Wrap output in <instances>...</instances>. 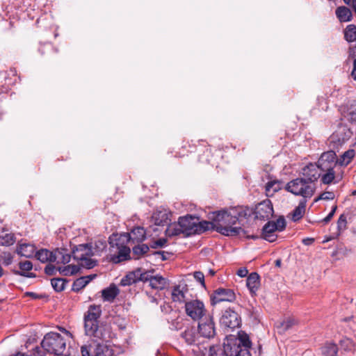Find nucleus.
<instances>
[{
    "mask_svg": "<svg viewBox=\"0 0 356 356\" xmlns=\"http://www.w3.org/2000/svg\"><path fill=\"white\" fill-rule=\"evenodd\" d=\"M102 314L100 305H92L84 314V330L87 336L97 342L94 350L95 356H113L114 350L106 341L110 332L103 325H99V318Z\"/></svg>",
    "mask_w": 356,
    "mask_h": 356,
    "instance_id": "f257e3e1",
    "label": "nucleus"
},
{
    "mask_svg": "<svg viewBox=\"0 0 356 356\" xmlns=\"http://www.w3.org/2000/svg\"><path fill=\"white\" fill-rule=\"evenodd\" d=\"M252 210L248 207L237 206L227 209L215 211L212 213V229L227 236L245 234L241 227H234L237 222L251 216Z\"/></svg>",
    "mask_w": 356,
    "mask_h": 356,
    "instance_id": "f03ea898",
    "label": "nucleus"
},
{
    "mask_svg": "<svg viewBox=\"0 0 356 356\" xmlns=\"http://www.w3.org/2000/svg\"><path fill=\"white\" fill-rule=\"evenodd\" d=\"M251 346L249 336L245 332L240 331L237 337L227 338L221 350L225 356H252L250 352Z\"/></svg>",
    "mask_w": 356,
    "mask_h": 356,
    "instance_id": "7ed1b4c3",
    "label": "nucleus"
},
{
    "mask_svg": "<svg viewBox=\"0 0 356 356\" xmlns=\"http://www.w3.org/2000/svg\"><path fill=\"white\" fill-rule=\"evenodd\" d=\"M108 259L113 264H119L131 259L130 248L127 246L126 236L112 234L109 237Z\"/></svg>",
    "mask_w": 356,
    "mask_h": 356,
    "instance_id": "20e7f679",
    "label": "nucleus"
},
{
    "mask_svg": "<svg viewBox=\"0 0 356 356\" xmlns=\"http://www.w3.org/2000/svg\"><path fill=\"white\" fill-rule=\"evenodd\" d=\"M92 245L91 243H83L75 245L72 250L74 260L79 261V265L88 269L92 268L97 264V261L92 259Z\"/></svg>",
    "mask_w": 356,
    "mask_h": 356,
    "instance_id": "39448f33",
    "label": "nucleus"
},
{
    "mask_svg": "<svg viewBox=\"0 0 356 356\" xmlns=\"http://www.w3.org/2000/svg\"><path fill=\"white\" fill-rule=\"evenodd\" d=\"M41 346L47 353L58 355L65 350L66 341L59 333L51 332L44 335Z\"/></svg>",
    "mask_w": 356,
    "mask_h": 356,
    "instance_id": "423d86ee",
    "label": "nucleus"
},
{
    "mask_svg": "<svg viewBox=\"0 0 356 356\" xmlns=\"http://www.w3.org/2000/svg\"><path fill=\"white\" fill-rule=\"evenodd\" d=\"M285 188L295 195L302 196L305 200L310 198L314 193V186L304 177L290 181Z\"/></svg>",
    "mask_w": 356,
    "mask_h": 356,
    "instance_id": "0eeeda50",
    "label": "nucleus"
},
{
    "mask_svg": "<svg viewBox=\"0 0 356 356\" xmlns=\"http://www.w3.org/2000/svg\"><path fill=\"white\" fill-rule=\"evenodd\" d=\"M286 227V220L283 216H280L275 221L269 220L263 227L261 237L272 243L276 241V232H282Z\"/></svg>",
    "mask_w": 356,
    "mask_h": 356,
    "instance_id": "6e6552de",
    "label": "nucleus"
},
{
    "mask_svg": "<svg viewBox=\"0 0 356 356\" xmlns=\"http://www.w3.org/2000/svg\"><path fill=\"white\" fill-rule=\"evenodd\" d=\"M185 312L193 321H200L205 315L204 303L199 300H193L185 303Z\"/></svg>",
    "mask_w": 356,
    "mask_h": 356,
    "instance_id": "1a4fd4ad",
    "label": "nucleus"
},
{
    "mask_svg": "<svg viewBox=\"0 0 356 356\" xmlns=\"http://www.w3.org/2000/svg\"><path fill=\"white\" fill-rule=\"evenodd\" d=\"M252 214L254 215L256 219L260 220H268L273 215L274 211L272 202L269 200H265L257 204L252 209Z\"/></svg>",
    "mask_w": 356,
    "mask_h": 356,
    "instance_id": "9d476101",
    "label": "nucleus"
},
{
    "mask_svg": "<svg viewBox=\"0 0 356 356\" xmlns=\"http://www.w3.org/2000/svg\"><path fill=\"white\" fill-rule=\"evenodd\" d=\"M220 323L225 328L233 330L234 329L239 327L241 324V318L235 311L228 309L223 312L220 319Z\"/></svg>",
    "mask_w": 356,
    "mask_h": 356,
    "instance_id": "9b49d317",
    "label": "nucleus"
},
{
    "mask_svg": "<svg viewBox=\"0 0 356 356\" xmlns=\"http://www.w3.org/2000/svg\"><path fill=\"white\" fill-rule=\"evenodd\" d=\"M178 221L184 229V237L197 234V217L187 215L179 217Z\"/></svg>",
    "mask_w": 356,
    "mask_h": 356,
    "instance_id": "f8f14e48",
    "label": "nucleus"
},
{
    "mask_svg": "<svg viewBox=\"0 0 356 356\" xmlns=\"http://www.w3.org/2000/svg\"><path fill=\"white\" fill-rule=\"evenodd\" d=\"M153 270L143 272V282H149V286L156 290H163L168 284V281L165 277L159 275H153Z\"/></svg>",
    "mask_w": 356,
    "mask_h": 356,
    "instance_id": "ddd939ff",
    "label": "nucleus"
},
{
    "mask_svg": "<svg viewBox=\"0 0 356 356\" xmlns=\"http://www.w3.org/2000/svg\"><path fill=\"white\" fill-rule=\"evenodd\" d=\"M198 333L202 337L211 339L216 335V327L212 316L202 318L198 323Z\"/></svg>",
    "mask_w": 356,
    "mask_h": 356,
    "instance_id": "4468645a",
    "label": "nucleus"
},
{
    "mask_svg": "<svg viewBox=\"0 0 356 356\" xmlns=\"http://www.w3.org/2000/svg\"><path fill=\"white\" fill-rule=\"evenodd\" d=\"M236 300V295L233 290L229 289L219 288L214 291L211 298L212 305L221 302H234Z\"/></svg>",
    "mask_w": 356,
    "mask_h": 356,
    "instance_id": "2eb2a0df",
    "label": "nucleus"
},
{
    "mask_svg": "<svg viewBox=\"0 0 356 356\" xmlns=\"http://www.w3.org/2000/svg\"><path fill=\"white\" fill-rule=\"evenodd\" d=\"M321 168L318 163H309L302 169V175L311 184L316 181L321 177Z\"/></svg>",
    "mask_w": 356,
    "mask_h": 356,
    "instance_id": "dca6fc26",
    "label": "nucleus"
},
{
    "mask_svg": "<svg viewBox=\"0 0 356 356\" xmlns=\"http://www.w3.org/2000/svg\"><path fill=\"white\" fill-rule=\"evenodd\" d=\"M337 155L335 152L330 150L323 152L318 161L321 170L334 168L337 165Z\"/></svg>",
    "mask_w": 356,
    "mask_h": 356,
    "instance_id": "f3484780",
    "label": "nucleus"
},
{
    "mask_svg": "<svg viewBox=\"0 0 356 356\" xmlns=\"http://www.w3.org/2000/svg\"><path fill=\"white\" fill-rule=\"evenodd\" d=\"M143 272L140 268H138L133 272L129 273L125 277L122 278L120 285L123 286H130L139 281L143 280Z\"/></svg>",
    "mask_w": 356,
    "mask_h": 356,
    "instance_id": "a211bd4d",
    "label": "nucleus"
},
{
    "mask_svg": "<svg viewBox=\"0 0 356 356\" xmlns=\"http://www.w3.org/2000/svg\"><path fill=\"white\" fill-rule=\"evenodd\" d=\"M120 236H126L127 243L132 241L133 243H141L146 238V232L142 227H136L134 228L130 233L120 234Z\"/></svg>",
    "mask_w": 356,
    "mask_h": 356,
    "instance_id": "6ab92c4d",
    "label": "nucleus"
},
{
    "mask_svg": "<svg viewBox=\"0 0 356 356\" xmlns=\"http://www.w3.org/2000/svg\"><path fill=\"white\" fill-rule=\"evenodd\" d=\"M16 252L22 257L30 258L35 255L36 248L33 244L23 243L17 246Z\"/></svg>",
    "mask_w": 356,
    "mask_h": 356,
    "instance_id": "aec40b11",
    "label": "nucleus"
},
{
    "mask_svg": "<svg viewBox=\"0 0 356 356\" xmlns=\"http://www.w3.org/2000/svg\"><path fill=\"white\" fill-rule=\"evenodd\" d=\"M96 276L97 275L95 274H92L76 279L72 284V290L74 292H79L88 283H90L95 277H96Z\"/></svg>",
    "mask_w": 356,
    "mask_h": 356,
    "instance_id": "412c9836",
    "label": "nucleus"
},
{
    "mask_svg": "<svg viewBox=\"0 0 356 356\" xmlns=\"http://www.w3.org/2000/svg\"><path fill=\"white\" fill-rule=\"evenodd\" d=\"M246 285L252 294H255L260 286L259 275L257 273H251L247 277Z\"/></svg>",
    "mask_w": 356,
    "mask_h": 356,
    "instance_id": "4be33fe9",
    "label": "nucleus"
},
{
    "mask_svg": "<svg viewBox=\"0 0 356 356\" xmlns=\"http://www.w3.org/2000/svg\"><path fill=\"white\" fill-rule=\"evenodd\" d=\"M35 256L37 259L42 263L54 262L56 261V256H55V252L49 251L47 249H41L38 251H36Z\"/></svg>",
    "mask_w": 356,
    "mask_h": 356,
    "instance_id": "5701e85b",
    "label": "nucleus"
},
{
    "mask_svg": "<svg viewBox=\"0 0 356 356\" xmlns=\"http://www.w3.org/2000/svg\"><path fill=\"white\" fill-rule=\"evenodd\" d=\"M119 293V289L115 284L102 290V296L104 301L112 302Z\"/></svg>",
    "mask_w": 356,
    "mask_h": 356,
    "instance_id": "b1692460",
    "label": "nucleus"
},
{
    "mask_svg": "<svg viewBox=\"0 0 356 356\" xmlns=\"http://www.w3.org/2000/svg\"><path fill=\"white\" fill-rule=\"evenodd\" d=\"M306 203V200H301L298 204V206L294 209L292 213V220L293 222H297L303 217L305 213Z\"/></svg>",
    "mask_w": 356,
    "mask_h": 356,
    "instance_id": "393cba45",
    "label": "nucleus"
},
{
    "mask_svg": "<svg viewBox=\"0 0 356 356\" xmlns=\"http://www.w3.org/2000/svg\"><path fill=\"white\" fill-rule=\"evenodd\" d=\"M181 338H183L185 341L188 345H194L196 342L197 334L195 329L193 327H187L184 332H183L181 334Z\"/></svg>",
    "mask_w": 356,
    "mask_h": 356,
    "instance_id": "a878e982",
    "label": "nucleus"
},
{
    "mask_svg": "<svg viewBox=\"0 0 356 356\" xmlns=\"http://www.w3.org/2000/svg\"><path fill=\"white\" fill-rule=\"evenodd\" d=\"M165 234L169 237L177 236L181 234L184 236V232L178 221L177 223H172L168 225L165 230Z\"/></svg>",
    "mask_w": 356,
    "mask_h": 356,
    "instance_id": "bb28decb",
    "label": "nucleus"
},
{
    "mask_svg": "<svg viewBox=\"0 0 356 356\" xmlns=\"http://www.w3.org/2000/svg\"><path fill=\"white\" fill-rule=\"evenodd\" d=\"M336 15L340 22H349L352 19L350 10L345 6H340L336 9Z\"/></svg>",
    "mask_w": 356,
    "mask_h": 356,
    "instance_id": "cd10ccee",
    "label": "nucleus"
},
{
    "mask_svg": "<svg viewBox=\"0 0 356 356\" xmlns=\"http://www.w3.org/2000/svg\"><path fill=\"white\" fill-rule=\"evenodd\" d=\"M19 267L21 271L17 272V274L23 275L27 277H35V275L32 273H27L25 272L30 271L33 268V264L30 261H21L19 264Z\"/></svg>",
    "mask_w": 356,
    "mask_h": 356,
    "instance_id": "c85d7f7f",
    "label": "nucleus"
},
{
    "mask_svg": "<svg viewBox=\"0 0 356 356\" xmlns=\"http://www.w3.org/2000/svg\"><path fill=\"white\" fill-rule=\"evenodd\" d=\"M321 353L324 356H337L338 347L334 343L327 342L322 346Z\"/></svg>",
    "mask_w": 356,
    "mask_h": 356,
    "instance_id": "c756f323",
    "label": "nucleus"
},
{
    "mask_svg": "<svg viewBox=\"0 0 356 356\" xmlns=\"http://www.w3.org/2000/svg\"><path fill=\"white\" fill-rule=\"evenodd\" d=\"M321 172H325L321 175V182L324 184H330L335 178L334 168L321 170Z\"/></svg>",
    "mask_w": 356,
    "mask_h": 356,
    "instance_id": "7c9ffc66",
    "label": "nucleus"
},
{
    "mask_svg": "<svg viewBox=\"0 0 356 356\" xmlns=\"http://www.w3.org/2000/svg\"><path fill=\"white\" fill-rule=\"evenodd\" d=\"M55 256H56V260L58 259V263L66 264L70 261L72 254L71 255L69 254L67 250L61 249L55 251Z\"/></svg>",
    "mask_w": 356,
    "mask_h": 356,
    "instance_id": "2f4dec72",
    "label": "nucleus"
},
{
    "mask_svg": "<svg viewBox=\"0 0 356 356\" xmlns=\"http://www.w3.org/2000/svg\"><path fill=\"white\" fill-rule=\"evenodd\" d=\"M16 241V237L12 233H2L0 234V245L10 246Z\"/></svg>",
    "mask_w": 356,
    "mask_h": 356,
    "instance_id": "473e14b6",
    "label": "nucleus"
},
{
    "mask_svg": "<svg viewBox=\"0 0 356 356\" xmlns=\"http://www.w3.org/2000/svg\"><path fill=\"white\" fill-rule=\"evenodd\" d=\"M149 250V246L146 244H138L132 248L133 254L135 259H139L145 254Z\"/></svg>",
    "mask_w": 356,
    "mask_h": 356,
    "instance_id": "72a5a7b5",
    "label": "nucleus"
},
{
    "mask_svg": "<svg viewBox=\"0 0 356 356\" xmlns=\"http://www.w3.org/2000/svg\"><path fill=\"white\" fill-rule=\"evenodd\" d=\"M171 295L174 302H184L185 300V293L179 285L173 287Z\"/></svg>",
    "mask_w": 356,
    "mask_h": 356,
    "instance_id": "f704fd0d",
    "label": "nucleus"
},
{
    "mask_svg": "<svg viewBox=\"0 0 356 356\" xmlns=\"http://www.w3.org/2000/svg\"><path fill=\"white\" fill-rule=\"evenodd\" d=\"M266 194L268 197H272L275 192L280 189V183L278 181H268L265 186Z\"/></svg>",
    "mask_w": 356,
    "mask_h": 356,
    "instance_id": "c9c22d12",
    "label": "nucleus"
},
{
    "mask_svg": "<svg viewBox=\"0 0 356 356\" xmlns=\"http://www.w3.org/2000/svg\"><path fill=\"white\" fill-rule=\"evenodd\" d=\"M344 37L348 42L356 41V26L354 24L347 26L345 30Z\"/></svg>",
    "mask_w": 356,
    "mask_h": 356,
    "instance_id": "e433bc0d",
    "label": "nucleus"
},
{
    "mask_svg": "<svg viewBox=\"0 0 356 356\" xmlns=\"http://www.w3.org/2000/svg\"><path fill=\"white\" fill-rule=\"evenodd\" d=\"M355 152L353 149H349L346 151L341 156L340 164L341 165H348L355 157Z\"/></svg>",
    "mask_w": 356,
    "mask_h": 356,
    "instance_id": "4c0bfd02",
    "label": "nucleus"
},
{
    "mask_svg": "<svg viewBox=\"0 0 356 356\" xmlns=\"http://www.w3.org/2000/svg\"><path fill=\"white\" fill-rule=\"evenodd\" d=\"M67 282V281L63 278H53L51 280V286L56 292L63 291Z\"/></svg>",
    "mask_w": 356,
    "mask_h": 356,
    "instance_id": "58836bf2",
    "label": "nucleus"
},
{
    "mask_svg": "<svg viewBox=\"0 0 356 356\" xmlns=\"http://www.w3.org/2000/svg\"><path fill=\"white\" fill-rule=\"evenodd\" d=\"M339 346L341 349L344 351H352L355 348V343L352 339L343 337L339 341Z\"/></svg>",
    "mask_w": 356,
    "mask_h": 356,
    "instance_id": "ea45409f",
    "label": "nucleus"
},
{
    "mask_svg": "<svg viewBox=\"0 0 356 356\" xmlns=\"http://www.w3.org/2000/svg\"><path fill=\"white\" fill-rule=\"evenodd\" d=\"M106 241L104 240H97L92 246V255H99L106 248Z\"/></svg>",
    "mask_w": 356,
    "mask_h": 356,
    "instance_id": "a19ab883",
    "label": "nucleus"
},
{
    "mask_svg": "<svg viewBox=\"0 0 356 356\" xmlns=\"http://www.w3.org/2000/svg\"><path fill=\"white\" fill-rule=\"evenodd\" d=\"M298 323V321L293 317H289L280 323V327L283 331H286Z\"/></svg>",
    "mask_w": 356,
    "mask_h": 356,
    "instance_id": "79ce46f5",
    "label": "nucleus"
},
{
    "mask_svg": "<svg viewBox=\"0 0 356 356\" xmlns=\"http://www.w3.org/2000/svg\"><path fill=\"white\" fill-rule=\"evenodd\" d=\"M210 228H212V220L211 222L200 221L197 218V234H202Z\"/></svg>",
    "mask_w": 356,
    "mask_h": 356,
    "instance_id": "37998d69",
    "label": "nucleus"
},
{
    "mask_svg": "<svg viewBox=\"0 0 356 356\" xmlns=\"http://www.w3.org/2000/svg\"><path fill=\"white\" fill-rule=\"evenodd\" d=\"M347 225V218L345 214H341L337 220V229L339 232L345 230Z\"/></svg>",
    "mask_w": 356,
    "mask_h": 356,
    "instance_id": "c03bdc74",
    "label": "nucleus"
},
{
    "mask_svg": "<svg viewBox=\"0 0 356 356\" xmlns=\"http://www.w3.org/2000/svg\"><path fill=\"white\" fill-rule=\"evenodd\" d=\"M335 197L334 193L332 191H325L320 194V195L314 200V202L318 200H332Z\"/></svg>",
    "mask_w": 356,
    "mask_h": 356,
    "instance_id": "a18cd8bd",
    "label": "nucleus"
},
{
    "mask_svg": "<svg viewBox=\"0 0 356 356\" xmlns=\"http://www.w3.org/2000/svg\"><path fill=\"white\" fill-rule=\"evenodd\" d=\"M167 243V239L165 238H159L156 241H153L150 246L152 248L156 249L158 248H163Z\"/></svg>",
    "mask_w": 356,
    "mask_h": 356,
    "instance_id": "49530a36",
    "label": "nucleus"
},
{
    "mask_svg": "<svg viewBox=\"0 0 356 356\" xmlns=\"http://www.w3.org/2000/svg\"><path fill=\"white\" fill-rule=\"evenodd\" d=\"M194 278L199 282L201 285L205 287L204 275L200 271H195L193 274Z\"/></svg>",
    "mask_w": 356,
    "mask_h": 356,
    "instance_id": "de8ad7c7",
    "label": "nucleus"
},
{
    "mask_svg": "<svg viewBox=\"0 0 356 356\" xmlns=\"http://www.w3.org/2000/svg\"><path fill=\"white\" fill-rule=\"evenodd\" d=\"M58 270V268H56L55 266L52 264H48L44 268V273L47 275H54L56 272Z\"/></svg>",
    "mask_w": 356,
    "mask_h": 356,
    "instance_id": "09e8293b",
    "label": "nucleus"
},
{
    "mask_svg": "<svg viewBox=\"0 0 356 356\" xmlns=\"http://www.w3.org/2000/svg\"><path fill=\"white\" fill-rule=\"evenodd\" d=\"M344 322H348L350 323V327L351 329H355L356 327V320L354 316H350L346 318H343L342 320Z\"/></svg>",
    "mask_w": 356,
    "mask_h": 356,
    "instance_id": "8fccbe9b",
    "label": "nucleus"
},
{
    "mask_svg": "<svg viewBox=\"0 0 356 356\" xmlns=\"http://www.w3.org/2000/svg\"><path fill=\"white\" fill-rule=\"evenodd\" d=\"M13 256L10 253H4V255L3 257V264L5 266H9L13 262Z\"/></svg>",
    "mask_w": 356,
    "mask_h": 356,
    "instance_id": "3c124183",
    "label": "nucleus"
},
{
    "mask_svg": "<svg viewBox=\"0 0 356 356\" xmlns=\"http://www.w3.org/2000/svg\"><path fill=\"white\" fill-rule=\"evenodd\" d=\"M58 271L63 275L65 276H69L70 275V266L69 265L63 266V267H58Z\"/></svg>",
    "mask_w": 356,
    "mask_h": 356,
    "instance_id": "603ef678",
    "label": "nucleus"
},
{
    "mask_svg": "<svg viewBox=\"0 0 356 356\" xmlns=\"http://www.w3.org/2000/svg\"><path fill=\"white\" fill-rule=\"evenodd\" d=\"M90 346L83 345L81 347V356H90Z\"/></svg>",
    "mask_w": 356,
    "mask_h": 356,
    "instance_id": "864d4df0",
    "label": "nucleus"
},
{
    "mask_svg": "<svg viewBox=\"0 0 356 356\" xmlns=\"http://www.w3.org/2000/svg\"><path fill=\"white\" fill-rule=\"evenodd\" d=\"M248 273V271L246 268H241L237 270V275H238L241 277H245L247 276Z\"/></svg>",
    "mask_w": 356,
    "mask_h": 356,
    "instance_id": "5fc2aeb1",
    "label": "nucleus"
},
{
    "mask_svg": "<svg viewBox=\"0 0 356 356\" xmlns=\"http://www.w3.org/2000/svg\"><path fill=\"white\" fill-rule=\"evenodd\" d=\"M70 266V275H74L77 273L79 271V266L76 265H69Z\"/></svg>",
    "mask_w": 356,
    "mask_h": 356,
    "instance_id": "6e6d98bb",
    "label": "nucleus"
},
{
    "mask_svg": "<svg viewBox=\"0 0 356 356\" xmlns=\"http://www.w3.org/2000/svg\"><path fill=\"white\" fill-rule=\"evenodd\" d=\"M160 214H161V212L154 213L152 216L153 219L154 220V223L157 225H163V222H165V220H163V219L160 220L157 219V216H160Z\"/></svg>",
    "mask_w": 356,
    "mask_h": 356,
    "instance_id": "4d7b16f0",
    "label": "nucleus"
},
{
    "mask_svg": "<svg viewBox=\"0 0 356 356\" xmlns=\"http://www.w3.org/2000/svg\"><path fill=\"white\" fill-rule=\"evenodd\" d=\"M349 56L353 58V61H356V45L350 49Z\"/></svg>",
    "mask_w": 356,
    "mask_h": 356,
    "instance_id": "13d9d810",
    "label": "nucleus"
},
{
    "mask_svg": "<svg viewBox=\"0 0 356 356\" xmlns=\"http://www.w3.org/2000/svg\"><path fill=\"white\" fill-rule=\"evenodd\" d=\"M217 346H211L209 348V356H217Z\"/></svg>",
    "mask_w": 356,
    "mask_h": 356,
    "instance_id": "bf43d9fd",
    "label": "nucleus"
},
{
    "mask_svg": "<svg viewBox=\"0 0 356 356\" xmlns=\"http://www.w3.org/2000/svg\"><path fill=\"white\" fill-rule=\"evenodd\" d=\"M351 76L356 81V61H353V67L351 72Z\"/></svg>",
    "mask_w": 356,
    "mask_h": 356,
    "instance_id": "052dcab7",
    "label": "nucleus"
},
{
    "mask_svg": "<svg viewBox=\"0 0 356 356\" xmlns=\"http://www.w3.org/2000/svg\"><path fill=\"white\" fill-rule=\"evenodd\" d=\"M332 217H333V215L329 213L328 215L325 218H323V222L325 223H327L328 222H330L331 220Z\"/></svg>",
    "mask_w": 356,
    "mask_h": 356,
    "instance_id": "680f3d73",
    "label": "nucleus"
},
{
    "mask_svg": "<svg viewBox=\"0 0 356 356\" xmlns=\"http://www.w3.org/2000/svg\"><path fill=\"white\" fill-rule=\"evenodd\" d=\"M59 329H60V330H61L62 332H63L64 333H65V334H66L67 336H68L69 337H72V334L69 331L66 330L65 328H63V327H60Z\"/></svg>",
    "mask_w": 356,
    "mask_h": 356,
    "instance_id": "e2e57ef3",
    "label": "nucleus"
},
{
    "mask_svg": "<svg viewBox=\"0 0 356 356\" xmlns=\"http://www.w3.org/2000/svg\"><path fill=\"white\" fill-rule=\"evenodd\" d=\"M156 254H161L162 256V260L163 261H165L167 259V257L164 255L165 252H161V251H159V252H156Z\"/></svg>",
    "mask_w": 356,
    "mask_h": 356,
    "instance_id": "0e129e2a",
    "label": "nucleus"
},
{
    "mask_svg": "<svg viewBox=\"0 0 356 356\" xmlns=\"http://www.w3.org/2000/svg\"><path fill=\"white\" fill-rule=\"evenodd\" d=\"M337 209V205L333 206L332 207V209H331L330 213H331V214H332L334 216L335 212H336Z\"/></svg>",
    "mask_w": 356,
    "mask_h": 356,
    "instance_id": "69168bd1",
    "label": "nucleus"
},
{
    "mask_svg": "<svg viewBox=\"0 0 356 356\" xmlns=\"http://www.w3.org/2000/svg\"><path fill=\"white\" fill-rule=\"evenodd\" d=\"M246 237H247L248 238H252V239H254V240L259 238V236H257V235H251V236L248 235Z\"/></svg>",
    "mask_w": 356,
    "mask_h": 356,
    "instance_id": "338daca9",
    "label": "nucleus"
},
{
    "mask_svg": "<svg viewBox=\"0 0 356 356\" xmlns=\"http://www.w3.org/2000/svg\"><path fill=\"white\" fill-rule=\"evenodd\" d=\"M314 241V239H312V238H307L306 240H304V243L306 245H309V241Z\"/></svg>",
    "mask_w": 356,
    "mask_h": 356,
    "instance_id": "774afa93",
    "label": "nucleus"
}]
</instances>
